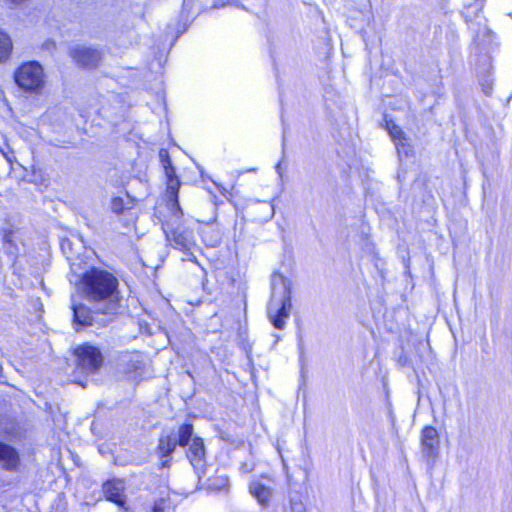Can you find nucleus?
Here are the masks:
<instances>
[{"label":"nucleus","mask_w":512,"mask_h":512,"mask_svg":"<svg viewBox=\"0 0 512 512\" xmlns=\"http://www.w3.org/2000/svg\"><path fill=\"white\" fill-rule=\"evenodd\" d=\"M161 466L162 467H169V460L162 461Z\"/></svg>","instance_id":"26"},{"label":"nucleus","mask_w":512,"mask_h":512,"mask_svg":"<svg viewBox=\"0 0 512 512\" xmlns=\"http://www.w3.org/2000/svg\"><path fill=\"white\" fill-rule=\"evenodd\" d=\"M170 211V217L162 223L166 239L175 249L184 253L190 252L195 246L193 231L180 222V206L170 207Z\"/></svg>","instance_id":"3"},{"label":"nucleus","mask_w":512,"mask_h":512,"mask_svg":"<svg viewBox=\"0 0 512 512\" xmlns=\"http://www.w3.org/2000/svg\"><path fill=\"white\" fill-rule=\"evenodd\" d=\"M69 55L78 66L87 69L95 68L101 60L100 51L83 45L70 48Z\"/></svg>","instance_id":"8"},{"label":"nucleus","mask_w":512,"mask_h":512,"mask_svg":"<svg viewBox=\"0 0 512 512\" xmlns=\"http://www.w3.org/2000/svg\"><path fill=\"white\" fill-rule=\"evenodd\" d=\"M118 279L110 272L91 268L86 271L79 283L78 289L84 299L91 305H97L104 314L116 315L119 309L120 293Z\"/></svg>","instance_id":"1"},{"label":"nucleus","mask_w":512,"mask_h":512,"mask_svg":"<svg viewBox=\"0 0 512 512\" xmlns=\"http://www.w3.org/2000/svg\"><path fill=\"white\" fill-rule=\"evenodd\" d=\"M141 365V362L138 361V360H135V361H131L129 364H128V372H131L132 369L133 370H137Z\"/></svg>","instance_id":"23"},{"label":"nucleus","mask_w":512,"mask_h":512,"mask_svg":"<svg viewBox=\"0 0 512 512\" xmlns=\"http://www.w3.org/2000/svg\"><path fill=\"white\" fill-rule=\"evenodd\" d=\"M187 457L194 467L197 475H199L200 471H203L205 466L204 457H205V448L203 440L199 437H194L192 439V443L189 446ZM200 478V476H198Z\"/></svg>","instance_id":"11"},{"label":"nucleus","mask_w":512,"mask_h":512,"mask_svg":"<svg viewBox=\"0 0 512 512\" xmlns=\"http://www.w3.org/2000/svg\"><path fill=\"white\" fill-rule=\"evenodd\" d=\"M483 2L481 0L475 1V3L469 5L466 7V14L467 13H474L477 14L478 11L482 10Z\"/></svg>","instance_id":"20"},{"label":"nucleus","mask_w":512,"mask_h":512,"mask_svg":"<svg viewBox=\"0 0 512 512\" xmlns=\"http://www.w3.org/2000/svg\"><path fill=\"white\" fill-rule=\"evenodd\" d=\"M77 367L83 373L97 372L103 364V355L98 347L84 343L75 348Z\"/></svg>","instance_id":"6"},{"label":"nucleus","mask_w":512,"mask_h":512,"mask_svg":"<svg viewBox=\"0 0 512 512\" xmlns=\"http://www.w3.org/2000/svg\"><path fill=\"white\" fill-rule=\"evenodd\" d=\"M193 434V426L191 424H183L180 426L176 435L177 444L180 446H186L191 439Z\"/></svg>","instance_id":"17"},{"label":"nucleus","mask_w":512,"mask_h":512,"mask_svg":"<svg viewBox=\"0 0 512 512\" xmlns=\"http://www.w3.org/2000/svg\"><path fill=\"white\" fill-rule=\"evenodd\" d=\"M111 209L116 214H121L126 209L124 200L121 197H114L111 201Z\"/></svg>","instance_id":"18"},{"label":"nucleus","mask_w":512,"mask_h":512,"mask_svg":"<svg viewBox=\"0 0 512 512\" xmlns=\"http://www.w3.org/2000/svg\"><path fill=\"white\" fill-rule=\"evenodd\" d=\"M292 512H305V506L301 501L291 500Z\"/></svg>","instance_id":"21"},{"label":"nucleus","mask_w":512,"mask_h":512,"mask_svg":"<svg viewBox=\"0 0 512 512\" xmlns=\"http://www.w3.org/2000/svg\"><path fill=\"white\" fill-rule=\"evenodd\" d=\"M273 481L270 478L262 477L254 480L249 485V491L262 506L268 505L273 494Z\"/></svg>","instance_id":"9"},{"label":"nucleus","mask_w":512,"mask_h":512,"mask_svg":"<svg viewBox=\"0 0 512 512\" xmlns=\"http://www.w3.org/2000/svg\"><path fill=\"white\" fill-rule=\"evenodd\" d=\"M164 172L167 178V196L171 202V207L179 206L178 191L180 188V182L175 173V168L173 166L164 168Z\"/></svg>","instance_id":"13"},{"label":"nucleus","mask_w":512,"mask_h":512,"mask_svg":"<svg viewBox=\"0 0 512 512\" xmlns=\"http://www.w3.org/2000/svg\"><path fill=\"white\" fill-rule=\"evenodd\" d=\"M387 129L393 141L395 142L398 153L400 154L403 152L405 155H407L408 150L405 148L406 138L401 128L392 121H389L387 122Z\"/></svg>","instance_id":"14"},{"label":"nucleus","mask_w":512,"mask_h":512,"mask_svg":"<svg viewBox=\"0 0 512 512\" xmlns=\"http://www.w3.org/2000/svg\"><path fill=\"white\" fill-rule=\"evenodd\" d=\"M292 282L279 272L271 276V298L267 307L268 316L277 329L285 327L291 309Z\"/></svg>","instance_id":"2"},{"label":"nucleus","mask_w":512,"mask_h":512,"mask_svg":"<svg viewBox=\"0 0 512 512\" xmlns=\"http://www.w3.org/2000/svg\"><path fill=\"white\" fill-rule=\"evenodd\" d=\"M125 485L122 480L107 481L103 485V492L107 500L114 502L118 506L125 507V498L123 496Z\"/></svg>","instance_id":"12"},{"label":"nucleus","mask_w":512,"mask_h":512,"mask_svg":"<svg viewBox=\"0 0 512 512\" xmlns=\"http://www.w3.org/2000/svg\"><path fill=\"white\" fill-rule=\"evenodd\" d=\"M484 91H485V94H486V95H489V94H490V88H487V89H485Z\"/></svg>","instance_id":"27"},{"label":"nucleus","mask_w":512,"mask_h":512,"mask_svg":"<svg viewBox=\"0 0 512 512\" xmlns=\"http://www.w3.org/2000/svg\"><path fill=\"white\" fill-rule=\"evenodd\" d=\"M125 511L128 512L127 508H125Z\"/></svg>","instance_id":"28"},{"label":"nucleus","mask_w":512,"mask_h":512,"mask_svg":"<svg viewBox=\"0 0 512 512\" xmlns=\"http://www.w3.org/2000/svg\"><path fill=\"white\" fill-rule=\"evenodd\" d=\"M71 309L73 311V324L80 326H106L111 323L115 315L104 314L97 305L88 307L83 303H77L74 297L71 298Z\"/></svg>","instance_id":"4"},{"label":"nucleus","mask_w":512,"mask_h":512,"mask_svg":"<svg viewBox=\"0 0 512 512\" xmlns=\"http://www.w3.org/2000/svg\"><path fill=\"white\" fill-rule=\"evenodd\" d=\"M177 444L176 434L161 436L159 439L158 450L162 457H168L175 450Z\"/></svg>","instance_id":"15"},{"label":"nucleus","mask_w":512,"mask_h":512,"mask_svg":"<svg viewBox=\"0 0 512 512\" xmlns=\"http://www.w3.org/2000/svg\"><path fill=\"white\" fill-rule=\"evenodd\" d=\"M231 0H218L217 3L215 4V7H218V6H224L228 3H230Z\"/></svg>","instance_id":"24"},{"label":"nucleus","mask_w":512,"mask_h":512,"mask_svg":"<svg viewBox=\"0 0 512 512\" xmlns=\"http://www.w3.org/2000/svg\"><path fill=\"white\" fill-rule=\"evenodd\" d=\"M277 173L281 176L282 175V168H281V163H278L275 167Z\"/></svg>","instance_id":"25"},{"label":"nucleus","mask_w":512,"mask_h":512,"mask_svg":"<svg viewBox=\"0 0 512 512\" xmlns=\"http://www.w3.org/2000/svg\"><path fill=\"white\" fill-rule=\"evenodd\" d=\"M15 81L25 91H38L44 85L42 66L36 61L22 64L15 73Z\"/></svg>","instance_id":"5"},{"label":"nucleus","mask_w":512,"mask_h":512,"mask_svg":"<svg viewBox=\"0 0 512 512\" xmlns=\"http://www.w3.org/2000/svg\"><path fill=\"white\" fill-rule=\"evenodd\" d=\"M421 452L428 466L433 468L439 456L440 437L437 429L425 426L420 435Z\"/></svg>","instance_id":"7"},{"label":"nucleus","mask_w":512,"mask_h":512,"mask_svg":"<svg viewBox=\"0 0 512 512\" xmlns=\"http://www.w3.org/2000/svg\"><path fill=\"white\" fill-rule=\"evenodd\" d=\"M159 158L163 169L172 166L169 153L166 149H160Z\"/></svg>","instance_id":"19"},{"label":"nucleus","mask_w":512,"mask_h":512,"mask_svg":"<svg viewBox=\"0 0 512 512\" xmlns=\"http://www.w3.org/2000/svg\"><path fill=\"white\" fill-rule=\"evenodd\" d=\"M0 466L10 472H16L20 467V456L17 450L0 441Z\"/></svg>","instance_id":"10"},{"label":"nucleus","mask_w":512,"mask_h":512,"mask_svg":"<svg viewBox=\"0 0 512 512\" xmlns=\"http://www.w3.org/2000/svg\"><path fill=\"white\" fill-rule=\"evenodd\" d=\"M13 49L12 40L7 33L0 29V63L5 62Z\"/></svg>","instance_id":"16"},{"label":"nucleus","mask_w":512,"mask_h":512,"mask_svg":"<svg viewBox=\"0 0 512 512\" xmlns=\"http://www.w3.org/2000/svg\"><path fill=\"white\" fill-rule=\"evenodd\" d=\"M164 510V501L162 499L155 501L152 512H163Z\"/></svg>","instance_id":"22"}]
</instances>
